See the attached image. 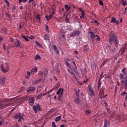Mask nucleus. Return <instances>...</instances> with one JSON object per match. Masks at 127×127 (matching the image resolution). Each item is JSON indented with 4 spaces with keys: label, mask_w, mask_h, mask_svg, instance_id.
Returning a JSON list of instances; mask_svg holds the SVG:
<instances>
[{
    "label": "nucleus",
    "mask_w": 127,
    "mask_h": 127,
    "mask_svg": "<svg viewBox=\"0 0 127 127\" xmlns=\"http://www.w3.org/2000/svg\"><path fill=\"white\" fill-rule=\"evenodd\" d=\"M109 42L110 44H113V42H114L115 47L118 48L119 47V40H118V36L116 33L114 32H111L109 34Z\"/></svg>",
    "instance_id": "1"
},
{
    "label": "nucleus",
    "mask_w": 127,
    "mask_h": 127,
    "mask_svg": "<svg viewBox=\"0 0 127 127\" xmlns=\"http://www.w3.org/2000/svg\"><path fill=\"white\" fill-rule=\"evenodd\" d=\"M0 69L3 73H7L9 70V66L7 64H6L5 66L3 65V64H1Z\"/></svg>",
    "instance_id": "2"
},
{
    "label": "nucleus",
    "mask_w": 127,
    "mask_h": 127,
    "mask_svg": "<svg viewBox=\"0 0 127 127\" xmlns=\"http://www.w3.org/2000/svg\"><path fill=\"white\" fill-rule=\"evenodd\" d=\"M14 119H16V120H18V119H19L18 122L19 123H20V122H21V121H24V118H23V117H22V116H21V114H15L14 115Z\"/></svg>",
    "instance_id": "3"
},
{
    "label": "nucleus",
    "mask_w": 127,
    "mask_h": 127,
    "mask_svg": "<svg viewBox=\"0 0 127 127\" xmlns=\"http://www.w3.org/2000/svg\"><path fill=\"white\" fill-rule=\"evenodd\" d=\"M81 33L80 30H73L71 33L70 34V37H75V36H79Z\"/></svg>",
    "instance_id": "4"
},
{
    "label": "nucleus",
    "mask_w": 127,
    "mask_h": 127,
    "mask_svg": "<svg viewBox=\"0 0 127 127\" xmlns=\"http://www.w3.org/2000/svg\"><path fill=\"white\" fill-rule=\"evenodd\" d=\"M64 91V89H62V88H60L58 91L57 92L56 94L57 95H59L58 97L59 99H61L62 97H63V92Z\"/></svg>",
    "instance_id": "5"
},
{
    "label": "nucleus",
    "mask_w": 127,
    "mask_h": 127,
    "mask_svg": "<svg viewBox=\"0 0 127 127\" xmlns=\"http://www.w3.org/2000/svg\"><path fill=\"white\" fill-rule=\"evenodd\" d=\"M88 88L89 91L90 96H91V97H93V96H95V91H94V90L92 89V86H91V85H88Z\"/></svg>",
    "instance_id": "6"
},
{
    "label": "nucleus",
    "mask_w": 127,
    "mask_h": 127,
    "mask_svg": "<svg viewBox=\"0 0 127 127\" xmlns=\"http://www.w3.org/2000/svg\"><path fill=\"white\" fill-rule=\"evenodd\" d=\"M125 81L124 80H122L121 81V84L124 86V88L125 90H127V76L125 77Z\"/></svg>",
    "instance_id": "7"
},
{
    "label": "nucleus",
    "mask_w": 127,
    "mask_h": 127,
    "mask_svg": "<svg viewBox=\"0 0 127 127\" xmlns=\"http://www.w3.org/2000/svg\"><path fill=\"white\" fill-rule=\"evenodd\" d=\"M111 23H115L116 25H119V23H120V22H119V20L116 19L115 17H112L111 21Z\"/></svg>",
    "instance_id": "8"
},
{
    "label": "nucleus",
    "mask_w": 127,
    "mask_h": 127,
    "mask_svg": "<svg viewBox=\"0 0 127 127\" xmlns=\"http://www.w3.org/2000/svg\"><path fill=\"white\" fill-rule=\"evenodd\" d=\"M33 110H34L35 113L36 114V113H37V110L41 111L40 106H39V105H37L36 106L35 105L34 106Z\"/></svg>",
    "instance_id": "9"
},
{
    "label": "nucleus",
    "mask_w": 127,
    "mask_h": 127,
    "mask_svg": "<svg viewBox=\"0 0 127 127\" xmlns=\"http://www.w3.org/2000/svg\"><path fill=\"white\" fill-rule=\"evenodd\" d=\"M89 34H90V38L91 39L93 43H94V41H95V37H96V36H95V34L93 32V31H90L89 32Z\"/></svg>",
    "instance_id": "10"
},
{
    "label": "nucleus",
    "mask_w": 127,
    "mask_h": 127,
    "mask_svg": "<svg viewBox=\"0 0 127 127\" xmlns=\"http://www.w3.org/2000/svg\"><path fill=\"white\" fill-rule=\"evenodd\" d=\"M79 10L81 12V15L80 16V18H86V17H85V11L83 10L82 8H79Z\"/></svg>",
    "instance_id": "11"
},
{
    "label": "nucleus",
    "mask_w": 127,
    "mask_h": 127,
    "mask_svg": "<svg viewBox=\"0 0 127 127\" xmlns=\"http://www.w3.org/2000/svg\"><path fill=\"white\" fill-rule=\"evenodd\" d=\"M14 45H15V47L17 48L20 47V45H21V42H20L18 39H16V41L14 42Z\"/></svg>",
    "instance_id": "12"
},
{
    "label": "nucleus",
    "mask_w": 127,
    "mask_h": 127,
    "mask_svg": "<svg viewBox=\"0 0 127 127\" xmlns=\"http://www.w3.org/2000/svg\"><path fill=\"white\" fill-rule=\"evenodd\" d=\"M35 90H36V88L35 87H34V86H30L29 87V89L27 90V92L28 93H30V92H31L32 93V92L35 91Z\"/></svg>",
    "instance_id": "13"
},
{
    "label": "nucleus",
    "mask_w": 127,
    "mask_h": 127,
    "mask_svg": "<svg viewBox=\"0 0 127 127\" xmlns=\"http://www.w3.org/2000/svg\"><path fill=\"white\" fill-rule=\"evenodd\" d=\"M5 83V77H0V85L1 86H3Z\"/></svg>",
    "instance_id": "14"
},
{
    "label": "nucleus",
    "mask_w": 127,
    "mask_h": 127,
    "mask_svg": "<svg viewBox=\"0 0 127 127\" xmlns=\"http://www.w3.org/2000/svg\"><path fill=\"white\" fill-rule=\"evenodd\" d=\"M34 101H35L34 98L32 97L31 98H30L28 100L29 104H30L31 106H32V105L34 104Z\"/></svg>",
    "instance_id": "15"
},
{
    "label": "nucleus",
    "mask_w": 127,
    "mask_h": 127,
    "mask_svg": "<svg viewBox=\"0 0 127 127\" xmlns=\"http://www.w3.org/2000/svg\"><path fill=\"white\" fill-rule=\"evenodd\" d=\"M53 48H54V50H55V52H56L57 54H58V55H59V51L58 50V49L57 48V47L55 45H54L52 46Z\"/></svg>",
    "instance_id": "16"
},
{
    "label": "nucleus",
    "mask_w": 127,
    "mask_h": 127,
    "mask_svg": "<svg viewBox=\"0 0 127 127\" xmlns=\"http://www.w3.org/2000/svg\"><path fill=\"white\" fill-rule=\"evenodd\" d=\"M83 49H84V52H88L89 51V46L85 45L83 47Z\"/></svg>",
    "instance_id": "17"
},
{
    "label": "nucleus",
    "mask_w": 127,
    "mask_h": 127,
    "mask_svg": "<svg viewBox=\"0 0 127 127\" xmlns=\"http://www.w3.org/2000/svg\"><path fill=\"white\" fill-rule=\"evenodd\" d=\"M85 116L89 117L90 114H92V111L91 110H87L84 112Z\"/></svg>",
    "instance_id": "18"
},
{
    "label": "nucleus",
    "mask_w": 127,
    "mask_h": 127,
    "mask_svg": "<svg viewBox=\"0 0 127 127\" xmlns=\"http://www.w3.org/2000/svg\"><path fill=\"white\" fill-rule=\"evenodd\" d=\"M74 103L76 105H79L80 104V98L79 97H76V99H74Z\"/></svg>",
    "instance_id": "19"
},
{
    "label": "nucleus",
    "mask_w": 127,
    "mask_h": 127,
    "mask_svg": "<svg viewBox=\"0 0 127 127\" xmlns=\"http://www.w3.org/2000/svg\"><path fill=\"white\" fill-rule=\"evenodd\" d=\"M31 74H34V73H37V67L35 66L34 68L32 69L31 71Z\"/></svg>",
    "instance_id": "20"
},
{
    "label": "nucleus",
    "mask_w": 127,
    "mask_h": 127,
    "mask_svg": "<svg viewBox=\"0 0 127 127\" xmlns=\"http://www.w3.org/2000/svg\"><path fill=\"white\" fill-rule=\"evenodd\" d=\"M44 40L48 41L50 40V38L49 37V35L46 34L44 36Z\"/></svg>",
    "instance_id": "21"
},
{
    "label": "nucleus",
    "mask_w": 127,
    "mask_h": 127,
    "mask_svg": "<svg viewBox=\"0 0 127 127\" xmlns=\"http://www.w3.org/2000/svg\"><path fill=\"white\" fill-rule=\"evenodd\" d=\"M36 19H37V20H39V22L40 23V22H41V17L40 16V15L39 14H37V16H36Z\"/></svg>",
    "instance_id": "22"
},
{
    "label": "nucleus",
    "mask_w": 127,
    "mask_h": 127,
    "mask_svg": "<svg viewBox=\"0 0 127 127\" xmlns=\"http://www.w3.org/2000/svg\"><path fill=\"white\" fill-rule=\"evenodd\" d=\"M84 71L83 73H81L82 74L83 77H85V78H87V75H86L85 73H87V69L86 68H84Z\"/></svg>",
    "instance_id": "23"
},
{
    "label": "nucleus",
    "mask_w": 127,
    "mask_h": 127,
    "mask_svg": "<svg viewBox=\"0 0 127 127\" xmlns=\"http://www.w3.org/2000/svg\"><path fill=\"white\" fill-rule=\"evenodd\" d=\"M90 22H91V23H96L97 25H100V23H99L97 20H93V21H91Z\"/></svg>",
    "instance_id": "24"
},
{
    "label": "nucleus",
    "mask_w": 127,
    "mask_h": 127,
    "mask_svg": "<svg viewBox=\"0 0 127 127\" xmlns=\"http://www.w3.org/2000/svg\"><path fill=\"white\" fill-rule=\"evenodd\" d=\"M40 59H41V57H40L39 55H36L35 56V57L34 58L35 60H40Z\"/></svg>",
    "instance_id": "25"
},
{
    "label": "nucleus",
    "mask_w": 127,
    "mask_h": 127,
    "mask_svg": "<svg viewBox=\"0 0 127 127\" xmlns=\"http://www.w3.org/2000/svg\"><path fill=\"white\" fill-rule=\"evenodd\" d=\"M103 75H104V71H102L100 76L98 80V81L99 82H101V80H102V79H103V78H104V76H103Z\"/></svg>",
    "instance_id": "26"
},
{
    "label": "nucleus",
    "mask_w": 127,
    "mask_h": 127,
    "mask_svg": "<svg viewBox=\"0 0 127 127\" xmlns=\"http://www.w3.org/2000/svg\"><path fill=\"white\" fill-rule=\"evenodd\" d=\"M45 18L47 19V21H49L51 18H52V17L49 15H46Z\"/></svg>",
    "instance_id": "27"
},
{
    "label": "nucleus",
    "mask_w": 127,
    "mask_h": 127,
    "mask_svg": "<svg viewBox=\"0 0 127 127\" xmlns=\"http://www.w3.org/2000/svg\"><path fill=\"white\" fill-rule=\"evenodd\" d=\"M64 7H65V9H66V10L67 11H69V10H70V6H68V4H66L65 5H64Z\"/></svg>",
    "instance_id": "28"
},
{
    "label": "nucleus",
    "mask_w": 127,
    "mask_h": 127,
    "mask_svg": "<svg viewBox=\"0 0 127 127\" xmlns=\"http://www.w3.org/2000/svg\"><path fill=\"white\" fill-rule=\"evenodd\" d=\"M4 106H5V105H4L3 101L0 102V108H4Z\"/></svg>",
    "instance_id": "29"
},
{
    "label": "nucleus",
    "mask_w": 127,
    "mask_h": 127,
    "mask_svg": "<svg viewBox=\"0 0 127 127\" xmlns=\"http://www.w3.org/2000/svg\"><path fill=\"white\" fill-rule=\"evenodd\" d=\"M76 96V98H79V93H80V90H76L75 92Z\"/></svg>",
    "instance_id": "30"
},
{
    "label": "nucleus",
    "mask_w": 127,
    "mask_h": 127,
    "mask_svg": "<svg viewBox=\"0 0 127 127\" xmlns=\"http://www.w3.org/2000/svg\"><path fill=\"white\" fill-rule=\"evenodd\" d=\"M61 116H58L55 119V122H59V121H60V120H61Z\"/></svg>",
    "instance_id": "31"
},
{
    "label": "nucleus",
    "mask_w": 127,
    "mask_h": 127,
    "mask_svg": "<svg viewBox=\"0 0 127 127\" xmlns=\"http://www.w3.org/2000/svg\"><path fill=\"white\" fill-rule=\"evenodd\" d=\"M95 37H96V40H97V41H101V38H100V36H99V35H96Z\"/></svg>",
    "instance_id": "32"
},
{
    "label": "nucleus",
    "mask_w": 127,
    "mask_h": 127,
    "mask_svg": "<svg viewBox=\"0 0 127 127\" xmlns=\"http://www.w3.org/2000/svg\"><path fill=\"white\" fill-rule=\"evenodd\" d=\"M116 48H114L113 49H110V52H111L112 53H115V52H116Z\"/></svg>",
    "instance_id": "33"
},
{
    "label": "nucleus",
    "mask_w": 127,
    "mask_h": 127,
    "mask_svg": "<svg viewBox=\"0 0 127 127\" xmlns=\"http://www.w3.org/2000/svg\"><path fill=\"white\" fill-rule=\"evenodd\" d=\"M21 36L22 38H23V39H25L26 41H29V39H28V38L25 37L24 35H22Z\"/></svg>",
    "instance_id": "34"
},
{
    "label": "nucleus",
    "mask_w": 127,
    "mask_h": 127,
    "mask_svg": "<svg viewBox=\"0 0 127 127\" xmlns=\"http://www.w3.org/2000/svg\"><path fill=\"white\" fill-rule=\"evenodd\" d=\"M120 80H123L124 78H125V76L123 73L120 74Z\"/></svg>",
    "instance_id": "35"
},
{
    "label": "nucleus",
    "mask_w": 127,
    "mask_h": 127,
    "mask_svg": "<svg viewBox=\"0 0 127 127\" xmlns=\"http://www.w3.org/2000/svg\"><path fill=\"white\" fill-rule=\"evenodd\" d=\"M23 91H24V88L22 87L19 91H18V93L21 94V93H22Z\"/></svg>",
    "instance_id": "36"
},
{
    "label": "nucleus",
    "mask_w": 127,
    "mask_h": 127,
    "mask_svg": "<svg viewBox=\"0 0 127 127\" xmlns=\"http://www.w3.org/2000/svg\"><path fill=\"white\" fill-rule=\"evenodd\" d=\"M110 59H105L104 60V61L103 62V65H105V64H106V63H107V62H108V61H110Z\"/></svg>",
    "instance_id": "37"
},
{
    "label": "nucleus",
    "mask_w": 127,
    "mask_h": 127,
    "mask_svg": "<svg viewBox=\"0 0 127 127\" xmlns=\"http://www.w3.org/2000/svg\"><path fill=\"white\" fill-rule=\"evenodd\" d=\"M122 73H123L124 74V75H126V76H127V73H126V68L124 67L122 70Z\"/></svg>",
    "instance_id": "38"
},
{
    "label": "nucleus",
    "mask_w": 127,
    "mask_h": 127,
    "mask_svg": "<svg viewBox=\"0 0 127 127\" xmlns=\"http://www.w3.org/2000/svg\"><path fill=\"white\" fill-rule=\"evenodd\" d=\"M41 97H43V93H41L40 94L38 97H37V99H41Z\"/></svg>",
    "instance_id": "39"
},
{
    "label": "nucleus",
    "mask_w": 127,
    "mask_h": 127,
    "mask_svg": "<svg viewBox=\"0 0 127 127\" xmlns=\"http://www.w3.org/2000/svg\"><path fill=\"white\" fill-rule=\"evenodd\" d=\"M99 3L100 5H102V6H104V2H103L102 0H100L99 1Z\"/></svg>",
    "instance_id": "40"
},
{
    "label": "nucleus",
    "mask_w": 127,
    "mask_h": 127,
    "mask_svg": "<svg viewBox=\"0 0 127 127\" xmlns=\"http://www.w3.org/2000/svg\"><path fill=\"white\" fill-rule=\"evenodd\" d=\"M123 2V5H124V6H126V5H127V0L124 1Z\"/></svg>",
    "instance_id": "41"
},
{
    "label": "nucleus",
    "mask_w": 127,
    "mask_h": 127,
    "mask_svg": "<svg viewBox=\"0 0 127 127\" xmlns=\"http://www.w3.org/2000/svg\"><path fill=\"white\" fill-rule=\"evenodd\" d=\"M46 30L48 32H49V27H48V25H46Z\"/></svg>",
    "instance_id": "42"
},
{
    "label": "nucleus",
    "mask_w": 127,
    "mask_h": 127,
    "mask_svg": "<svg viewBox=\"0 0 127 127\" xmlns=\"http://www.w3.org/2000/svg\"><path fill=\"white\" fill-rule=\"evenodd\" d=\"M27 75L28 76V77H29V76L31 75V72H30V71H27Z\"/></svg>",
    "instance_id": "43"
},
{
    "label": "nucleus",
    "mask_w": 127,
    "mask_h": 127,
    "mask_svg": "<svg viewBox=\"0 0 127 127\" xmlns=\"http://www.w3.org/2000/svg\"><path fill=\"white\" fill-rule=\"evenodd\" d=\"M83 82L84 84H87V83H88V78H86V79L83 80Z\"/></svg>",
    "instance_id": "44"
},
{
    "label": "nucleus",
    "mask_w": 127,
    "mask_h": 127,
    "mask_svg": "<svg viewBox=\"0 0 127 127\" xmlns=\"http://www.w3.org/2000/svg\"><path fill=\"white\" fill-rule=\"evenodd\" d=\"M101 87V81H98V88H100Z\"/></svg>",
    "instance_id": "45"
},
{
    "label": "nucleus",
    "mask_w": 127,
    "mask_h": 127,
    "mask_svg": "<svg viewBox=\"0 0 127 127\" xmlns=\"http://www.w3.org/2000/svg\"><path fill=\"white\" fill-rule=\"evenodd\" d=\"M52 125L53 126V127H58L56 126V125H55V123H54V122H53L52 123Z\"/></svg>",
    "instance_id": "46"
},
{
    "label": "nucleus",
    "mask_w": 127,
    "mask_h": 127,
    "mask_svg": "<svg viewBox=\"0 0 127 127\" xmlns=\"http://www.w3.org/2000/svg\"><path fill=\"white\" fill-rule=\"evenodd\" d=\"M72 63H73L74 66H75V69H76L77 68V65H76V63H75V61H73Z\"/></svg>",
    "instance_id": "47"
},
{
    "label": "nucleus",
    "mask_w": 127,
    "mask_h": 127,
    "mask_svg": "<svg viewBox=\"0 0 127 127\" xmlns=\"http://www.w3.org/2000/svg\"><path fill=\"white\" fill-rule=\"evenodd\" d=\"M16 8V7H15V6H13L12 7V11L14 12V10H15Z\"/></svg>",
    "instance_id": "48"
},
{
    "label": "nucleus",
    "mask_w": 127,
    "mask_h": 127,
    "mask_svg": "<svg viewBox=\"0 0 127 127\" xmlns=\"http://www.w3.org/2000/svg\"><path fill=\"white\" fill-rule=\"evenodd\" d=\"M126 94H127V92L124 91L122 93V96H125V95H126Z\"/></svg>",
    "instance_id": "49"
},
{
    "label": "nucleus",
    "mask_w": 127,
    "mask_h": 127,
    "mask_svg": "<svg viewBox=\"0 0 127 127\" xmlns=\"http://www.w3.org/2000/svg\"><path fill=\"white\" fill-rule=\"evenodd\" d=\"M30 39H31L33 40V39H34V37L32 35H31L30 37H29Z\"/></svg>",
    "instance_id": "50"
},
{
    "label": "nucleus",
    "mask_w": 127,
    "mask_h": 127,
    "mask_svg": "<svg viewBox=\"0 0 127 127\" xmlns=\"http://www.w3.org/2000/svg\"><path fill=\"white\" fill-rule=\"evenodd\" d=\"M54 11H53L51 14H50V16L52 17V16H53L54 15Z\"/></svg>",
    "instance_id": "51"
},
{
    "label": "nucleus",
    "mask_w": 127,
    "mask_h": 127,
    "mask_svg": "<svg viewBox=\"0 0 127 127\" xmlns=\"http://www.w3.org/2000/svg\"><path fill=\"white\" fill-rule=\"evenodd\" d=\"M117 91H118V87L117 86V85H116L115 94H116V93H117Z\"/></svg>",
    "instance_id": "52"
},
{
    "label": "nucleus",
    "mask_w": 127,
    "mask_h": 127,
    "mask_svg": "<svg viewBox=\"0 0 127 127\" xmlns=\"http://www.w3.org/2000/svg\"><path fill=\"white\" fill-rule=\"evenodd\" d=\"M65 20H66V22H67V23H69V22H70V20H69L68 18H66Z\"/></svg>",
    "instance_id": "53"
},
{
    "label": "nucleus",
    "mask_w": 127,
    "mask_h": 127,
    "mask_svg": "<svg viewBox=\"0 0 127 127\" xmlns=\"http://www.w3.org/2000/svg\"><path fill=\"white\" fill-rule=\"evenodd\" d=\"M41 81V79H40L39 80H37L35 82V84H37L38 83H39V82Z\"/></svg>",
    "instance_id": "54"
},
{
    "label": "nucleus",
    "mask_w": 127,
    "mask_h": 127,
    "mask_svg": "<svg viewBox=\"0 0 127 127\" xmlns=\"http://www.w3.org/2000/svg\"><path fill=\"white\" fill-rule=\"evenodd\" d=\"M5 2L6 4H9V1H8V0H5Z\"/></svg>",
    "instance_id": "55"
},
{
    "label": "nucleus",
    "mask_w": 127,
    "mask_h": 127,
    "mask_svg": "<svg viewBox=\"0 0 127 127\" xmlns=\"http://www.w3.org/2000/svg\"><path fill=\"white\" fill-rule=\"evenodd\" d=\"M36 44H37V45H38V46H40V43H39V42L36 41Z\"/></svg>",
    "instance_id": "56"
},
{
    "label": "nucleus",
    "mask_w": 127,
    "mask_h": 127,
    "mask_svg": "<svg viewBox=\"0 0 127 127\" xmlns=\"http://www.w3.org/2000/svg\"><path fill=\"white\" fill-rule=\"evenodd\" d=\"M79 71H80L81 73H83V72H84V71L83 70V68H80Z\"/></svg>",
    "instance_id": "57"
},
{
    "label": "nucleus",
    "mask_w": 127,
    "mask_h": 127,
    "mask_svg": "<svg viewBox=\"0 0 127 127\" xmlns=\"http://www.w3.org/2000/svg\"><path fill=\"white\" fill-rule=\"evenodd\" d=\"M74 54H76V55H78L79 53H78V51H75L74 52Z\"/></svg>",
    "instance_id": "58"
},
{
    "label": "nucleus",
    "mask_w": 127,
    "mask_h": 127,
    "mask_svg": "<svg viewBox=\"0 0 127 127\" xmlns=\"http://www.w3.org/2000/svg\"><path fill=\"white\" fill-rule=\"evenodd\" d=\"M65 64H66V65H67V66H70V64H69V63H68V62H65Z\"/></svg>",
    "instance_id": "59"
},
{
    "label": "nucleus",
    "mask_w": 127,
    "mask_h": 127,
    "mask_svg": "<svg viewBox=\"0 0 127 127\" xmlns=\"http://www.w3.org/2000/svg\"><path fill=\"white\" fill-rule=\"evenodd\" d=\"M125 51H126V49H124V50H123L122 51V53H125Z\"/></svg>",
    "instance_id": "60"
},
{
    "label": "nucleus",
    "mask_w": 127,
    "mask_h": 127,
    "mask_svg": "<svg viewBox=\"0 0 127 127\" xmlns=\"http://www.w3.org/2000/svg\"><path fill=\"white\" fill-rule=\"evenodd\" d=\"M33 1V0H29V3H30L31 2H32Z\"/></svg>",
    "instance_id": "61"
},
{
    "label": "nucleus",
    "mask_w": 127,
    "mask_h": 127,
    "mask_svg": "<svg viewBox=\"0 0 127 127\" xmlns=\"http://www.w3.org/2000/svg\"><path fill=\"white\" fill-rule=\"evenodd\" d=\"M20 9H23V6H21L20 7H19Z\"/></svg>",
    "instance_id": "62"
},
{
    "label": "nucleus",
    "mask_w": 127,
    "mask_h": 127,
    "mask_svg": "<svg viewBox=\"0 0 127 127\" xmlns=\"http://www.w3.org/2000/svg\"><path fill=\"white\" fill-rule=\"evenodd\" d=\"M120 23L123 22V18H120Z\"/></svg>",
    "instance_id": "63"
},
{
    "label": "nucleus",
    "mask_w": 127,
    "mask_h": 127,
    "mask_svg": "<svg viewBox=\"0 0 127 127\" xmlns=\"http://www.w3.org/2000/svg\"><path fill=\"white\" fill-rule=\"evenodd\" d=\"M62 37L64 38V39H65V35H63Z\"/></svg>",
    "instance_id": "64"
}]
</instances>
